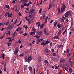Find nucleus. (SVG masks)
I'll return each mask as SVG.
<instances>
[{
	"label": "nucleus",
	"instance_id": "nucleus-26",
	"mask_svg": "<svg viewBox=\"0 0 74 74\" xmlns=\"http://www.w3.org/2000/svg\"><path fill=\"white\" fill-rule=\"evenodd\" d=\"M45 52H46V53H48V49L46 48L45 50Z\"/></svg>",
	"mask_w": 74,
	"mask_h": 74
},
{
	"label": "nucleus",
	"instance_id": "nucleus-43",
	"mask_svg": "<svg viewBox=\"0 0 74 74\" xmlns=\"http://www.w3.org/2000/svg\"><path fill=\"white\" fill-rule=\"evenodd\" d=\"M51 7H52V6H51V5H49L48 8V10H49L50 8H51Z\"/></svg>",
	"mask_w": 74,
	"mask_h": 74
},
{
	"label": "nucleus",
	"instance_id": "nucleus-60",
	"mask_svg": "<svg viewBox=\"0 0 74 74\" xmlns=\"http://www.w3.org/2000/svg\"><path fill=\"white\" fill-rule=\"evenodd\" d=\"M6 67H5V68H4V69H3V70L4 71H6Z\"/></svg>",
	"mask_w": 74,
	"mask_h": 74
},
{
	"label": "nucleus",
	"instance_id": "nucleus-50",
	"mask_svg": "<svg viewBox=\"0 0 74 74\" xmlns=\"http://www.w3.org/2000/svg\"><path fill=\"white\" fill-rule=\"evenodd\" d=\"M4 37V35H3V36H1V37L0 38V39H3V38Z\"/></svg>",
	"mask_w": 74,
	"mask_h": 74
},
{
	"label": "nucleus",
	"instance_id": "nucleus-44",
	"mask_svg": "<svg viewBox=\"0 0 74 74\" xmlns=\"http://www.w3.org/2000/svg\"><path fill=\"white\" fill-rule=\"evenodd\" d=\"M53 56H56V54L54 53H53Z\"/></svg>",
	"mask_w": 74,
	"mask_h": 74
},
{
	"label": "nucleus",
	"instance_id": "nucleus-20",
	"mask_svg": "<svg viewBox=\"0 0 74 74\" xmlns=\"http://www.w3.org/2000/svg\"><path fill=\"white\" fill-rule=\"evenodd\" d=\"M58 13L57 14V15H59V14H60V8H58Z\"/></svg>",
	"mask_w": 74,
	"mask_h": 74
},
{
	"label": "nucleus",
	"instance_id": "nucleus-30",
	"mask_svg": "<svg viewBox=\"0 0 74 74\" xmlns=\"http://www.w3.org/2000/svg\"><path fill=\"white\" fill-rule=\"evenodd\" d=\"M34 37H36L37 38H40V36L38 35H36L34 36Z\"/></svg>",
	"mask_w": 74,
	"mask_h": 74
},
{
	"label": "nucleus",
	"instance_id": "nucleus-48",
	"mask_svg": "<svg viewBox=\"0 0 74 74\" xmlns=\"http://www.w3.org/2000/svg\"><path fill=\"white\" fill-rule=\"evenodd\" d=\"M61 21L62 23H64V20L63 19H62Z\"/></svg>",
	"mask_w": 74,
	"mask_h": 74
},
{
	"label": "nucleus",
	"instance_id": "nucleus-4",
	"mask_svg": "<svg viewBox=\"0 0 74 74\" xmlns=\"http://www.w3.org/2000/svg\"><path fill=\"white\" fill-rule=\"evenodd\" d=\"M49 42L48 40H47L46 42H42V43H41V45H43V46H44L45 45H48L47 44H49Z\"/></svg>",
	"mask_w": 74,
	"mask_h": 74
},
{
	"label": "nucleus",
	"instance_id": "nucleus-2",
	"mask_svg": "<svg viewBox=\"0 0 74 74\" xmlns=\"http://www.w3.org/2000/svg\"><path fill=\"white\" fill-rule=\"evenodd\" d=\"M71 14L70 11H69L65 14L64 16L65 17H68L69 16H71Z\"/></svg>",
	"mask_w": 74,
	"mask_h": 74
},
{
	"label": "nucleus",
	"instance_id": "nucleus-25",
	"mask_svg": "<svg viewBox=\"0 0 74 74\" xmlns=\"http://www.w3.org/2000/svg\"><path fill=\"white\" fill-rule=\"evenodd\" d=\"M65 62V59H62L60 60V62L62 63V62Z\"/></svg>",
	"mask_w": 74,
	"mask_h": 74
},
{
	"label": "nucleus",
	"instance_id": "nucleus-35",
	"mask_svg": "<svg viewBox=\"0 0 74 74\" xmlns=\"http://www.w3.org/2000/svg\"><path fill=\"white\" fill-rule=\"evenodd\" d=\"M58 23L57 22H56L54 25V27H56V25H57V23Z\"/></svg>",
	"mask_w": 74,
	"mask_h": 74
},
{
	"label": "nucleus",
	"instance_id": "nucleus-32",
	"mask_svg": "<svg viewBox=\"0 0 74 74\" xmlns=\"http://www.w3.org/2000/svg\"><path fill=\"white\" fill-rule=\"evenodd\" d=\"M44 26V24L41 25L40 26V27L41 28H42Z\"/></svg>",
	"mask_w": 74,
	"mask_h": 74
},
{
	"label": "nucleus",
	"instance_id": "nucleus-38",
	"mask_svg": "<svg viewBox=\"0 0 74 74\" xmlns=\"http://www.w3.org/2000/svg\"><path fill=\"white\" fill-rule=\"evenodd\" d=\"M71 27H72V26L73 25V21L71 22Z\"/></svg>",
	"mask_w": 74,
	"mask_h": 74
},
{
	"label": "nucleus",
	"instance_id": "nucleus-61",
	"mask_svg": "<svg viewBox=\"0 0 74 74\" xmlns=\"http://www.w3.org/2000/svg\"><path fill=\"white\" fill-rule=\"evenodd\" d=\"M35 72H36L35 69H34V74H35Z\"/></svg>",
	"mask_w": 74,
	"mask_h": 74
},
{
	"label": "nucleus",
	"instance_id": "nucleus-59",
	"mask_svg": "<svg viewBox=\"0 0 74 74\" xmlns=\"http://www.w3.org/2000/svg\"><path fill=\"white\" fill-rule=\"evenodd\" d=\"M43 19H44V18H45V14H43Z\"/></svg>",
	"mask_w": 74,
	"mask_h": 74
},
{
	"label": "nucleus",
	"instance_id": "nucleus-8",
	"mask_svg": "<svg viewBox=\"0 0 74 74\" xmlns=\"http://www.w3.org/2000/svg\"><path fill=\"white\" fill-rule=\"evenodd\" d=\"M38 60L39 63H41V57H38Z\"/></svg>",
	"mask_w": 74,
	"mask_h": 74
},
{
	"label": "nucleus",
	"instance_id": "nucleus-53",
	"mask_svg": "<svg viewBox=\"0 0 74 74\" xmlns=\"http://www.w3.org/2000/svg\"><path fill=\"white\" fill-rule=\"evenodd\" d=\"M30 5V4H29V3H28V4H26V6L27 7H29V6Z\"/></svg>",
	"mask_w": 74,
	"mask_h": 74
},
{
	"label": "nucleus",
	"instance_id": "nucleus-29",
	"mask_svg": "<svg viewBox=\"0 0 74 74\" xmlns=\"http://www.w3.org/2000/svg\"><path fill=\"white\" fill-rule=\"evenodd\" d=\"M32 32H36V30L34 28V27L32 28Z\"/></svg>",
	"mask_w": 74,
	"mask_h": 74
},
{
	"label": "nucleus",
	"instance_id": "nucleus-15",
	"mask_svg": "<svg viewBox=\"0 0 74 74\" xmlns=\"http://www.w3.org/2000/svg\"><path fill=\"white\" fill-rule=\"evenodd\" d=\"M12 14L13 15V14H12V13H11V14H10V13H8V17H11V16H12L11 15Z\"/></svg>",
	"mask_w": 74,
	"mask_h": 74
},
{
	"label": "nucleus",
	"instance_id": "nucleus-10",
	"mask_svg": "<svg viewBox=\"0 0 74 74\" xmlns=\"http://www.w3.org/2000/svg\"><path fill=\"white\" fill-rule=\"evenodd\" d=\"M69 62L71 65H73V62L71 61V59H69Z\"/></svg>",
	"mask_w": 74,
	"mask_h": 74
},
{
	"label": "nucleus",
	"instance_id": "nucleus-57",
	"mask_svg": "<svg viewBox=\"0 0 74 74\" xmlns=\"http://www.w3.org/2000/svg\"><path fill=\"white\" fill-rule=\"evenodd\" d=\"M52 43L51 42L50 44V47H52Z\"/></svg>",
	"mask_w": 74,
	"mask_h": 74
},
{
	"label": "nucleus",
	"instance_id": "nucleus-22",
	"mask_svg": "<svg viewBox=\"0 0 74 74\" xmlns=\"http://www.w3.org/2000/svg\"><path fill=\"white\" fill-rule=\"evenodd\" d=\"M22 28H20V27H18L17 28V29H16V31H18V30H20L21 29H22Z\"/></svg>",
	"mask_w": 74,
	"mask_h": 74
},
{
	"label": "nucleus",
	"instance_id": "nucleus-49",
	"mask_svg": "<svg viewBox=\"0 0 74 74\" xmlns=\"http://www.w3.org/2000/svg\"><path fill=\"white\" fill-rule=\"evenodd\" d=\"M41 11H42V8H41L39 11V13H41Z\"/></svg>",
	"mask_w": 74,
	"mask_h": 74
},
{
	"label": "nucleus",
	"instance_id": "nucleus-33",
	"mask_svg": "<svg viewBox=\"0 0 74 74\" xmlns=\"http://www.w3.org/2000/svg\"><path fill=\"white\" fill-rule=\"evenodd\" d=\"M71 53H69L67 55V56H68V57H69V56H70V55H71Z\"/></svg>",
	"mask_w": 74,
	"mask_h": 74
},
{
	"label": "nucleus",
	"instance_id": "nucleus-17",
	"mask_svg": "<svg viewBox=\"0 0 74 74\" xmlns=\"http://www.w3.org/2000/svg\"><path fill=\"white\" fill-rule=\"evenodd\" d=\"M37 42H36V44H38L39 43H40V39L38 38V39L37 40Z\"/></svg>",
	"mask_w": 74,
	"mask_h": 74
},
{
	"label": "nucleus",
	"instance_id": "nucleus-19",
	"mask_svg": "<svg viewBox=\"0 0 74 74\" xmlns=\"http://www.w3.org/2000/svg\"><path fill=\"white\" fill-rule=\"evenodd\" d=\"M29 71L30 72H32V67L31 66H29Z\"/></svg>",
	"mask_w": 74,
	"mask_h": 74
},
{
	"label": "nucleus",
	"instance_id": "nucleus-28",
	"mask_svg": "<svg viewBox=\"0 0 74 74\" xmlns=\"http://www.w3.org/2000/svg\"><path fill=\"white\" fill-rule=\"evenodd\" d=\"M5 7L6 8H8V9H9V8H10V5H8L7 6V5H6Z\"/></svg>",
	"mask_w": 74,
	"mask_h": 74
},
{
	"label": "nucleus",
	"instance_id": "nucleus-37",
	"mask_svg": "<svg viewBox=\"0 0 74 74\" xmlns=\"http://www.w3.org/2000/svg\"><path fill=\"white\" fill-rule=\"evenodd\" d=\"M2 59H4V57L5 56V55H4V54H3L2 55Z\"/></svg>",
	"mask_w": 74,
	"mask_h": 74
},
{
	"label": "nucleus",
	"instance_id": "nucleus-13",
	"mask_svg": "<svg viewBox=\"0 0 74 74\" xmlns=\"http://www.w3.org/2000/svg\"><path fill=\"white\" fill-rule=\"evenodd\" d=\"M62 69H65L66 71H68V68H67V67H64V66H62Z\"/></svg>",
	"mask_w": 74,
	"mask_h": 74
},
{
	"label": "nucleus",
	"instance_id": "nucleus-54",
	"mask_svg": "<svg viewBox=\"0 0 74 74\" xmlns=\"http://www.w3.org/2000/svg\"><path fill=\"white\" fill-rule=\"evenodd\" d=\"M45 63H48V61L47 60H45Z\"/></svg>",
	"mask_w": 74,
	"mask_h": 74
},
{
	"label": "nucleus",
	"instance_id": "nucleus-41",
	"mask_svg": "<svg viewBox=\"0 0 74 74\" xmlns=\"http://www.w3.org/2000/svg\"><path fill=\"white\" fill-rule=\"evenodd\" d=\"M66 29H65L62 33L63 35H64V33H66Z\"/></svg>",
	"mask_w": 74,
	"mask_h": 74
},
{
	"label": "nucleus",
	"instance_id": "nucleus-16",
	"mask_svg": "<svg viewBox=\"0 0 74 74\" xmlns=\"http://www.w3.org/2000/svg\"><path fill=\"white\" fill-rule=\"evenodd\" d=\"M54 67H55V69H58V67H59V66H57V64H56L54 65Z\"/></svg>",
	"mask_w": 74,
	"mask_h": 74
},
{
	"label": "nucleus",
	"instance_id": "nucleus-51",
	"mask_svg": "<svg viewBox=\"0 0 74 74\" xmlns=\"http://www.w3.org/2000/svg\"><path fill=\"white\" fill-rule=\"evenodd\" d=\"M71 31H72V32H73V31H74V29H73V28H71Z\"/></svg>",
	"mask_w": 74,
	"mask_h": 74
},
{
	"label": "nucleus",
	"instance_id": "nucleus-21",
	"mask_svg": "<svg viewBox=\"0 0 74 74\" xmlns=\"http://www.w3.org/2000/svg\"><path fill=\"white\" fill-rule=\"evenodd\" d=\"M11 34V32L10 31H8V32L7 33V35H6V36H8L9 35V36H10V34Z\"/></svg>",
	"mask_w": 74,
	"mask_h": 74
},
{
	"label": "nucleus",
	"instance_id": "nucleus-34",
	"mask_svg": "<svg viewBox=\"0 0 74 74\" xmlns=\"http://www.w3.org/2000/svg\"><path fill=\"white\" fill-rule=\"evenodd\" d=\"M58 47L59 48H61V47H62V48L63 47V45H58Z\"/></svg>",
	"mask_w": 74,
	"mask_h": 74
},
{
	"label": "nucleus",
	"instance_id": "nucleus-42",
	"mask_svg": "<svg viewBox=\"0 0 74 74\" xmlns=\"http://www.w3.org/2000/svg\"><path fill=\"white\" fill-rule=\"evenodd\" d=\"M69 51H70V49H68L67 50V51H66L67 53H69Z\"/></svg>",
	"mask_w": 74,
	"mask_h": 74
},
{
	"label": "nucleus",
	"instance_id": "nucleus-45",
	"mask_svg": "<svg viewBox=\"0 0 74 74\" xmlns=\"http://www.w3.org/2000/svg\"><path fill=\"white\" fill-rule=\"evenodd\" d=\"M39 40H40V41H42V42H43V41H44V40H43V39H39Z\"/></svg>",
	"mask_w": 74,
	"mask_h": 74
},
{
	"label": "nucleus",
	"instance_id": "nucleus-46",
	"mask_svg": "<svg viewBox=\"0 0 74 74\" xmlns=\"http://www.w3.org/2000/svg\"><path fill=\"white\" fill-rule=\"evenodd\" d=\"M28 45H29V46H30V47H32V44L29 43L28 44Z\"/></svg>",
	"mask_w": 74,
	"mask_h": 74
},
{
	"label": "nucleus",
	"instance_id": "nucleus-55",
	"mask_svg": "<svg viewBox=\"0 0 74 74\" xmlns=\"http://www.w3.org/2000/svg\"><path fill=\"white\" fill-rule=\"evenodd\" d=\"M25 18L27 20V21H29V19L27 18V17H25Z\"/></svg>",
	"mask_w": 74,
	"mask_h": 74
},
{
	"label": "nucleus",
	"instance_id": "nucleus-9",
	"mask_svg": "<svg viewBox=\"0 0 74 74\" xmlns=\"http://www.w3.org/2000/svg\"><path fill=\"white\" fill-rule=\"evenodd\" d=\"M37 34L39 36H41L42 34V31L38 32H37Z\"/></svg>",
	"mask_w": 74,
	"mask_h": 74
},
{
	"label": "nucleus",
	"instance_id": "nucleus-24",
	"mask_svg": "<svg viewBox=\"0 0 74 74\" xmlns=\"http://www.w3.org/2000/svg\"><path fill=\"white\" fill-rule=\"evenodd\" d=\"M47 20H48V17H46L45 20V23H47Z\"/></svg>",
	"mask_w": 74,
	"mask_h": 74
},
{
	"label": "nucleus",
	"instance_id": "nucleus-1",
	"mask_svg": "<svg viewBox=\"0 0 74 74\" xmlns=\"http://www.w3.org/2000/svg\"><path fill=\"white\" fill-rule=\"evenodd\" d=\"M32 56H30L29 57L27 58V57H26L25 59V61L26 62L28 61V62H30L32 60Z\"/></svg>",
	"mask_w": 74,
	"mask_h": 74
},
{
	"label": "nucleus",
	"instance_id": "nucleus-23",
	"mask_svg": "<svg viewBox=\"0 0 74 74\" xmlns=\"http://www.w3.org/2000/svg\"><path fill=\"white\" fill-rule=\"evenodd\" d=\"M33 34H34V35H35V32H32L30 33V36H32V35H33Z\"/></svg>",
	"mask_w": 74,
	"mask_h": 74
},
{
	"label": "nucleus",
	"instance_id": "nucleus-12",
	"mask_svg": "<svg viewBox=\"0 0 74 74\" xmlns=\"http://www.w3.org/2000/svg\"><path fill=\"white\" fill-rule=\"evenodd\" d=\"M33 12H34V9H32L30 10L29 13L30 14H32Z\"/></svg>",
	"mask_w": 74,
	"mask_h": 74
},
{
	"label": "nucleus",
	"instance_id": "nucleus-39",
	"mask_svg": "<svg viewBox=\"0 0 74 74\" xmlns=\"http://www.w3.org/2000/svg\"><path fill=\"white\" fill-rule=\"evenodd\" d=\"M9 23H10V22H9V21H7L6 22V24L7 26H8V24H9Z\"/></svg>",
	"mask_w": 74,
	"mask_h": 74
},
{
	"label": "nucleus",
	"instance_id": "nucleus-40",
	"mask_svg": "<svg viewBox=\"0 0 74 74\" xmlns=\"http://www.w3.org/2000/svg\"><path fill=\"white\" fill-rule=\"evenodd\" d=\"M21 8H24V5L23 4L21 5Z\"/></svg>",
	"mask_w": 74,
	"mask_h": 74
},
{
	"label": "nucleus",
	"instance_id": "nucleus-3",
	"mask_svg": "<svg viewBox=\"0 0 74 74\" xmlns=\"http://www.w3.org/2000/svg\"><path fill=\"white\" fill-rule=\"evenodd\" d=\"M65 8H66V6L65 5L63 4L61 9V12H64Z\"/></svg>",
	"mask_w": 74,
	"mask_h": 74
},
{
	"label": "nucleus",
	"instance_id": "nucleus-62",
	"mask_svg": "<svg viewBox=\"0 0 74 74\" xmlns=\"http://www.w3.org/2000/svg\"><path fill=\"white\" fill-rule=\"evenodd\" d=\"M24 2H27L28 0H24Z\"/></svg>",
	"mask_w": 74,
	"mask_h": 74
},
{
	"label": "nucleus",
	"instance_id": "nucleus-47",
	"mask_svg": "<svg viewBox=\"0 0 74 74\" xmlns=\"http://www.w3.org/2000/svg\"><path fill=\"white\" fill-rule=\"evenodd\" d=\"M21 56H24V54L23 53L21 54L20 55Z\"/></svg>",
	"mask_w": 74,
	"mask_h": 74
},
{
	"label": "nucleus",
	"instance_id": "nucleus-14",
	"mask_svg": "<svg viewBox=\"0 0 74 74\" xmlns=\"http://www.w3.org/2000/svg\"><path fill=\"white\" fill-rule=\"evenodd\" d=\"M57 26L58 28H60V27H61L62 26V24H59Z\"/></svg>",
	"mask_w": 74,
	"mask_h": 74
},
{
	"label": "nucleus",
	"instance_id": "nucleus-18",
	"mask_svg": "<svg viewBox=\"0 0 74 74\" xmlns=\"http://www.w3.org/2000/svg\"><path fill=\"white\" fill-rule=\"evenodd\" d=\"M62 31L61 30H60L58 32V35L59 36H60V34H61V33H62Z\"/></svg>",
	"mask_w": 74,
	"mask_h": 74
},
{
	"label": "nucleus",
	"instance_id": "nucleus-7",
	"mask_svg": "<svg viewBox=\"0 0 74 74\" xmlns=\"http://www.w3.org/2000/svg\"><path fill=\"white\" fill-rule=\"evenodd\" d=\"M14 27V25H10V26H9L8 27V29H10V30H12V28Z\"/></svg>",
	"mask_w": 74,
	"mask_h": 74
},
{
	"label": "nucleus",
	"instance_id": "nucleus-52",
	"mask_svg": "<svg viewBox=\"0 0 74 74\" xmlns=\"http://www.w3.org/2000/svg\"><path fill=\"white\" fill-rule=\"evenodd\" d=\"M6 23H5L4 22L2 23V25L3 26H4V25H5Z\"/></svg>",
	"mask_w": 74,
	"mask_h": 74
},
{
	"label": "nucleus",
	"instance_id": "nucleus-6",
	"mask_svg": "<svg viewBox=\"0 0 74 74\" xmlns=\"http://www.w3.org/2000/svg\"><path fill=\"white\" fill-rule=\"evenodd\" d=\"M60 36L59 35H57L56 36H55L54 37H53V38H54V39H59V38H60Z\"/></svg>",
	"mask_w": 74,
	"mask_h": 74
},
{
	"label": "nucleus",
	"instance_id": "nucleus-5",
	"mask_svg": "<svg viewBox=\"0 0 74 74\" xmlns=\"http://www.w3.org/2000/svg\"><path fill=\"white\" fill-rule=\"evenodd\" d=\"M19 52V48L18 47H16L15 50L14 51V53L15 55H16Z\"/></svg>",
	"mask_w": 74,
	"mask_h": 74
},
{
	"label": "nucleus",
	"instance_id": "nucleus-64",
	"mask_svg": "<svg viewBox=\"0 0 74 74\" xmlns=\"http://www.w3.org/2000/svg\"><path fill=\"white\" fill-rule=\"evenodd\" d=\"M53 22V20H51L50 22L51 23H52V22Z\"/></svg>",
	"mask_w": 74,
	"mask_h": 74
},
{
	"label": "nucleus",
	"instance_id": "nucleus-31",
	"mask_svg": "<svg viewBox=\"0 0 74 74\" xmlns=\"http://www.w3.org/2000/svg\"><path fill=\"white\" fill-rule=\"evenodd\" d=\"M69 71L70 72V73H71V71H72V69H71V68H70V67H69Z\"/></svg>",
	"mask_w": 74,
	"mask_h": 74
},
{
	"label": "nucleus",
	"instance_id": "nucleus-36",
	"mask_svg": "<svg viewBox=\"0 0 74 74\" xmlns=\"http://www.w3.org/2000/svg\"><path fill=\"white\" fill-rule=\"evenodd\" d=\"M8 14V12H6V13L5 14V17H6L7 16V14Z\"/></svg>",
	"mask_w": 74,
	"mask_h": 74
},
{
	"label": "nucleus",
	"instance_id": "nucleus-11",
	"mask_svg": "<svg viewBox=\"0 0 74 74\" xmlns=\"http://www.w3.org/2000/svg\"><path fill=\"white\" fill-rule=\"evenodd\" d=\"M44 33L45 34V35H46V36H49V34H48V33H47L46 29L44 30Z\"/></svg>",
	"mask_w": 74,
	"mask_h": 74
},
{
	"label": "nucleus",
	"instance_id": "nucleus-63",
	"mask_svg": "<svg viewBox=\"0 0 74 74\" xmlns=\"http://www.w3.org/2000/svg\"><path fill=\"white\" fill-rule=\"evenodd\" d=\"M18 42H19V44H21V41L20 40H18Z\"/></svg>",
	"mask_w": 74,
	"mask_h": 74
},
{
	"label": "nucleus",
	"instance_id": "nucleus-56",
	"mask_svg": "<svg viewBox=\"0 0 74 74\" xmlns=\"http://www.w3.org/2000/svg\"><path fill=\"white\" fill-rule=\"evenodd\" d=\"M62 19H66V17H64V16H63L62 18Z\"/></svg>",
	"mask_w": 74,
	"mask_h": 74
},
{
	"label": "nucleus",
	"instance_id": "nucleus-27",
	"mask_svg": "<svg viewBox=\"0 0 74 74\" xmlns=\"http://www.w3.org/2000/svg\"><path fill=\"white\" fill-rule=\"evenodd\" d=\"M23 35H24V36L25 37V36H27V34H28V33H25L24 34H23Z\"/></svg>",
	"mask_w": 74,
	"mask_h": 74
},
{
	"label": "nucleus",
	"instance_id": "nucleus-58",
	"mask_svg": "<svg viewBox=\"0 0 74 74\" xmlns=\"http://www.w3.org/2000/svg\"><path fill=\"white\" fill-rule=\"evenodd\" d=\"M54 59L55 60H58V59L56 58H54Z\"/></svg>",
	"mask_w": 74,
	"mask_h": 74
}]
</instances>
